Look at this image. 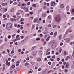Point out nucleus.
<instances>
[{"label": "nucleus", "mask_w": 74, "mask_h": 74, "mask_svg": "<svg viewBox=\"0 0 74 74\" xmlns=\"http://www.w3.org/2000/svg\"><path fill=\"white\" fill-rule=\"evenodd\" d=\"M24 9L25 12H28L29 11V9L27 8H24Z\"/></svg>", "instance_id": "18"}, {"label": "nucleus", "mask_w": 74, "mask_h": 74, "mask_svg": "<svg viewBox=\"0 0 74 74\" xmlns=\"http://www.w3.org/2000/svg\"><path fill=\"white\" fill-rule=\"evenodd\" d=\"M21 39H23L24 38V36H21Z\"/></svg>", "instance_id": "57"}, {"label": "nucleus", "mask_w": 74, "mask_h": 74, "mask_svg": "<svg viewBox=\"0 0 74 74\" xmlns=\"http://www.w3.org/2000/svg\"><path fill=\"white\" fill-rule=\"evenodd\" d=\"M4 10L5 9L3 8H1L0 9V11H1V12H3L4 11Z\"/></svg>", "instance_id": "22"}, {"label": "nucleus", "mask_w": 74, "mask_h": 74, "mask_svg": "<svg viewBox=\"0 0 74 74\" xmlns=\"http://www.w3.org/2000/svg\"><path fill=\"white\" fill-rule=\"evenodd\" d=\"M39 55H42V50L39 51Z\"/></svg>", "instance_id": "15"}, {"label": "nucleus", "mask_w": 74, "mask_h": 74, "mask_svg": "<svg viewBox=\"0 0 74 74\" xmlns=\"http://www.w3.org/2000/svg\"><path fill=\"white\" fill-rule=\"evenodd\" d=\"M24 21V19L22 18L21 19V20H20V22H23Z\"/></svg>", "instance_id": "34"}, {"label": "nucleus", "mask_w": 74, "mask_h": 74, "mask_svg": "<svg viewBox=\"0 0 74 74\" xmlns=\"http://www.w3.org/2000/svg\"><path fill=\"white\" fill-rule=\"evenodd\" d=\"M48 64L49 65L51 66V62H48Z\"/></svg>", "instance_id": "46"}, {"label": "nucleus", "mask_w": 74, "mask_h": 74, "mask_svg": "<svg viewBox=\"0 0 74 74\" xmlns=\"http://www.w3.org/2000/svg\"><path fill=\"white\" fill-rule=\"evenodd\" d=\"M29 65V63L28 62H26L25 64V66H28Z\"/></svg>", "instance_id": "23"}, {"label": "nucleus", "mask_w": 74, "mask_h": 74, "mask_svg": "<svg viewBox=\"0 0 74 74\" xmlns=\"http://www.w3.org/2000/svg\"><path fill=\"white\" fill-rule=\"evenodd\" d=\"M51 72L52 73V72H53V71H52V70H50L48 72V74H49V73H51Z\"/></svg>", "instance_id": "41"}, {"label": "nucleus", "mask_w": 74, "mask_h": 74, "mask_svg": "<svg viewBox=\"0 0 74 74\" xmlns=\"http://www.w3.org/2000/svg\"><path fill=\"white\" fill-rule=\"evenodd\" d=\"M62 35H60V36H59V39L60 40H61V38H62Z\"/></svg>", "instance_id": "27"}, {"label": "nucleus", "mask_w": 74, "mask_h": 74, "mask_svg": "<svg viewBox=\"0 0 74 74\" xmlns=\"http://www.w3.org/2000/svg\"><path fill=\"white\" fill-rule=\"evenodd\" d=\"M57 27V25H54L53 26V28H56Z\"/></svg>", "instance_id": "32"}, {"label": "nucleus", "mask_w": 74, "mask_h": 74, "mask_svg": "<svg viewBox=\"0 0 74 74\" xmlns=\"http://www.w3.org/2000/svg\"><path fill=\"white\" fill-rule=\"evenodd\" d=\"M36 41H38V40H39V41H40V38H37L36 39Z\"/></svg>", "instance_id": "42"}, {"label": "nucleus", "mask_w": 74, "mask_h": 74, "mask_svg": "<svg viewBox=\"0 0 74 74\" xmlns=\"http://www.w3.org/2000/svg\"><path fill=\"white\" fill-rule=\"evenodd\" d=\"M5 66H4L2 69V70H3H3H5Z\"/></svg>", "instance_id": "51"}, {"label": "nucleus", "mask_w": 74, "mask_h": 74, "mask_svg": "<svg viewBox=\"0 0 74 74\" xmlns=\"http://www.w3.org/2000/svg\"><path fill=\"white\" fill-rule=\"evenodd\" d=\"M18 6H21V3L20 2H18Z\"/></svg>", "instance_id": "53"}, {"label": "nucleus", "mask_w": 74, "mask_h": 74, "mask_svg": "<svg viewBox=\"0 0 74 74\" xmlns=\"http://www.w3.org/2000/svg\"><path fill=\"white\" fill-rule=\"evenodd\" d=\"M69 29L67 30V31L66 32V34H67V33H68V32H69Z\"/></svg>", "instance_id": "45"}, {"label": "nucleus", "mask_w": 74, "mask_h": 74, "mask_svg": "<svg viewBox=\"0 0 74 74\" xmlns=\"http://www.w3.org/2000/svg\"><path fill=\"white\" fill-rule=\"evenodd\" d=\"M32 6L33 7H36V6H37V5L36 4H34L32 5Z\"/></svg>", "instance_id": "48"}, {"label": "nucleus", "mask_w": 74, "mask_h": 74, "mask_svg": "<svg viewBox=\"0 0 74 74\" xmlns=\"http://www.w3.org/2000/svg\"><path fill=\"white\" fill-rule=\"evenodd\" d=\"M30 14L31 15H33V12L32 11L30 12Z\"/></svg>", "instance_id": "39"}, {"label": "nucleus", "mask_w": 74, "mask_h": 74, "mask_svg": "<svg viewBox=\"0 0 74 74\" xmlns=\"http://www.w3.org/2000/svg\"><path fill=\"white\" fill-rule=\"evenodd\" d=\"M41 21V18H40L39 19V21H37V23H40Z\"/></svg>", "instance_id": "11"}, {"label": "nucleus", "mask_w": 74, "mask_h": 74, "mask_svg": "<svg viewBox=\"0 0 74 74\" xmlns=\"http://www.w3.org/2000/svg\"><path fill=\"white\" fill-rule=\"evenodd\" d=\"M36 51H34L32 52V56H34L36 55Z\"/></svg>", "instance_id": "3"}, {"label": "nucleus", "mask_w": 74, "mask_h": 74, "mask_svg": "<svg viewBox=\"0 0 74 74\" xmlns=\"http://www.w3.org/2000/svg\"><path fill=\"white\" fill-rule=\"evenodd\" d=\"M37 61H38V62H40L41 61V58H38L37 59Z\"/></svg>", "instance_id": "21"}, {"label": "nucleus", "mask_w": 74, "mask_h": 74, "mask_svg": "<svg viewBox=\"0 0 74 74\" xmlns=\"http://www.w3.org/2000/svg\"><path fill=\"white\" fill-rule=\"evenodd\" d=\"M48 33V31L45 32H44V34H47Z\"/></svg>", "instance_id": "38"}, {"label": "nucleus", "mask_w": 74, "mask_h": 74, "mask_svg": "<svg viewBox=\"0 0 74 74\" xmlns=\"http://www.w3.org/2000/svg\"><path fill=\"white\" fill-rule=\"evenodd\" d=\"M15 66L14 65H12L11 66V68H12V69H15Z\"/></svg>", "instance_id": "19"}, {"label": "nucleus", "mask_w": 74, "mask_h": 74, "mask_svg": "<svg viewBox=\"0 0 74 74\" xmlns=\"http://www.w3.org/2000/svg\"><path fill=\"white\" fill-rule=\"evenodd\" d=\"M25 16L27 17V16H29V14H25Z\"/></svg>", "instance_id": "28"}, {"label": "nucleus", "mask_w": 74, "mask_h": 74, "mask_svg": "<svg viewBox=\"0 0 74 74\" xmlns=\"http://www.w3.org/2000/svg\"><path fill=\"white\" fill-rule=\"evenodd\" d=\"M50 34V35H53V32H51Z\"/></svg>", "instance_id": "59"}, {"label": "nucleus", "mask_w": 74, "mask_h": 74, "mask_svg": "<svg viewBox=\"0 0 74 74\" xmlns=\"http://www.w3.org/2000/svg\"><path fill=\"white\" fill-rule=\"evenodd\" d=\"M8 39H10V38H11V36L10 35H9L8 37Z\"/></svg>", "instance_id": "61"}, {"label": "nucleus", "mask_w": 74, "mask_h": 74, "mask_svg": "<svg viewBox=\"0 0 74 74\" xmlns=\"http://www.w3.org/2000/svg\"><path fill=\"white\" fill-rule=\"evenodd\" d=\"M67 52L66 51H64V55H66L67 54Z\"/></svg>", "instance_id": "31"}, {"label": "nucleus", "mask_w": 74, "mask_h": 74, "mask_svg": "<svg viewBox=\"0 0 74 74\" xmlns=\"http://www.w3.org/2000/svg\"><path fill=\"white\" fill-rule=\"evenodd\" d=\"M70 39L69 38H67L66 39H65L64 40L65 41H66V42L67 43L69 42V41H70Z\"/></svg>", "instance_id": "5"}, {"label": "nucleus", "mask_w": 74, "mask_h": 74, "mask_svg": "<svg viewBox=\"0 0 74 74\" xmlns=\"http://www.w3.org/2000/svg\"><path fill=\"white\" fill-rule=\"evenodd\" d=\"M20 26H21V25H20L18 24V25L17 26V28H19V27H20Z\"/></svg>", "instance_id": "40"}, {"label": "nucleus", "mask_w": 74, "mask_h": 74, "mask_svg": "<svg viewBox=\"0 0 74 74\" xmlns=\"http://www.w3.org/2000/svg\"><path fill=\"white\" fill-rule=\"evenodd\" d=\"M20 63L19 61H17L16 62V64H19Z\"/></svg>", "instance_id": "54"}, {"label": "nucleus", "mask_w": 74, "mask_h": 74, "mask_svg": "<svg viewBox=\"0 0 74 74\" xmlns=\"http://www.w3.org/2000/svg\"><path fill=\"white\" fill-rule=\"evenodd\" d=\"M6 28L7 30H11L12 29V24L10 23H8L6 25Z\"/></svg>", "instance_id": "1"}, {"label": "nucleus", "mask_w": 74, "mask_h": 74, "mask_svg": "<svg viewBox=\"0 0 74 74\" xmlns=\"http://www.w3.org/2000/svg\"><path fill=\"white\" fill-rule=\"evenodd\" d=\"M69 63H67L66 64V65L65 66V68H66V69H67V68L69 67Z\"/></svg>", "instance_id": "13"}, {"label": "nucleus", "mask_w": 74, "mask_h": 74, "mask_svg": "<svg viewBox=\"0 0 74 74\" xmlns=\"http://www.w3.org/2000/svg\"><path fill=\"white\" fill-rule=\"evenodd\" d=\"M15 52V50H12L11 52V54H13L14 52Z\"/></svg>", "instance_id": "25"}, {"label": "nucleus", "mask_w": 74, "mask_h": 74, "mask_svg": "<svg viewBox=\"0 0 74 74\" xmlns=\"http://www.w3.org/2000/svg\"><path fill=\"white\" fill-rule=\"evenodd\" d=\"M60 7L61 8H64V5L63 4H61L60 5Z\"/></svg>", "instance_id": "10"}, {"label": "nucleus", "mask_w": 74, "mask_h": 74, "mask_svg": "<svg viewBox=\"0 0 74 74\" xmlns=\"http://www.w3.org/2000/svg\"><path fill=\"white\" fill-rule=\"evenodd\" d=\"M48 18L50 20L51 19V16L49 15L48 16Z\"/></svg>", "instance_id": "26"}, {"label": "nucleus", "mask_w": 74, "mask_h": 74, "mask_svg": "<svg viewBox=\"0 0 74 74\" xmlns=\"http://www.w3.org/2000/svg\"><path fill=\"white\" fill-rule=\"evenodd\" d=\"M67 58H68L69 59H70V56H67Z\"/></svg>", "instance_id": "44"}, {"label": "nucleus", "mask_w": 74, "mask_h": 74, "mask_svg": "<svg viewBox=\"0 0 74 74\" xmlns=\"http://www.w3.org/2000/svg\"><path fill=\"white\" fill-rule=\"evenodd\" d=\"M36 47H37L36 46H33L32 47V50H34V49H35V48H36Z\"/></svg>", "instance_id": "12"}, {"label": "nucleus", "mask_w": 74, "mask_h": 74, "mask_svg": "<svg viewBox=\"0 0 74 74\" xmlns=\"http://www.w3.org/2000/svg\"><path fill=\"white\" fill-rule=\"evenodd\" d=\"M16 58H17V56H15L13 57V58H14V59H16Z\"/></svg>", "instance_id": "56"}, {"label": "nucleus", "mask_w": 74, "mask_h": 74, "mask_svg": "<svg viewBox=\"0 0 74 74\" xmlns=\"http://www.w3.org/2000/svg\"><path fill=\"white\" fill-rule=\"evenodd\" d=\"M54 37H56V36H57V32H55L54 33Z\"/></svg>", "instance_id": "14"}, {"label": "nucleus", "mask_w": 74, "mask_h": 74, "mask_svg": "<svg viewBox=\"0 0 74 74\" xmlns=\"http://www.w3.org/2000/svg\"><path fill=\"white\" fill-rule=\"evenodd\" d=\"M58 12H62V11L60 9H59V10H58Z\"/></svg>", "instance_id": "33"}, {"label": "nucleus", "mask_w": 74, "mask_h": 74, "mask_svg": "<svg viewBox=\"0 0 74 74\" xmlns=\"http://www.w3.org/2000/svg\"><path fill=\"white\" fill-rule=\"evenodd\" d=\"M29 58L27 57L26 58V59L27 60H29Z\"/></svg>", "instance_id": "64"}, {"label": "nucleus", "mask_w": 74, "mask_h": 74, "mask_svg": "<svg viewBox=\"0 0 74 74\" xmlns=\"http://www.w3.org/2000/svg\"><path fill=\"white\" fill-rule=\"evenodd\" d=\"M50 38V36H49L46 39V41H48L49 40V38Z\"/></svg>", "instance_id": "20"}, {"label": "nucleus", "mask_w": 74, "mask_h": 74, "mask_svg": "<svg viewBox=\"0 0 74 74\" xmlns=\"http://www.w3.org/2000/svg\"><path fill=\"white\" fill-rule=\"evenodd\" d=\"M47 71H48L47 70H45L42 72V74H46V73L47 72Z\"/></svg>", "instance_id": "8"}, {"label": "nucleus", "mask_w": 74, "mask_h": 74, "mask_svg": "<svg viewBox=\"0 0 74 74\" xmlns=\"http://www.w3.org/2000/svg\"><path fill=\"white\" fill-rule=\"evenodd\" d=\"M14 8H12L11 10V12H12L14 11Z\"/></svg>", "instance_id": "24"}, {"label": "nucleus", "mask_w": 74, "mask_h": 74, "mask_svg": "<svg viewBox=\"0 0 74 74\" xmlns=\"http://www.w3.org/2000/svg\"><path fill=\"white\" fill-rule=\"evenodd\" d=\"M18 51L19 52H21V49H18Z\"/></svg>", "instance_id": "47"}, {"label": "nucleus", "mask_w": 74, "mask_h": 74, "mask_svg": "<svg viewBox=\"0 0 74 74\" xmlns=\"http://www.w3.org/2000/svg\"><path fill=\"white\" fill-rule=\"evenodd\" d=\"M34 26H35V25H34L33 24L32 25V29H34Z\"/></svg>", "instance_id": "30"}, {"label": "nucleus", "mask_w": 74, "mask_h": 74, "mask_svg": "<svg viewBox=\"0 0 74 74\" xmlns=\"http://www.w3.org/2000/svg\"><path fill=\"white\" fill-rule=\"evenodd\" d=\"M56 47V46L54 45H53L51 46V48H53V49H54Z\"/></svg>", "instance_id": "16"}, {"label": "nucleus", "mask_w": 74, "mask_h": 74, "mask_svg": "<svg viewBox=\"0 0 74 74\" xmlns=\"http://www.w3.org/2000/svg\"><path fill=\"white\" fill-rule=\"evenodd\" d=\"M34 63H35L33 62H31V64H32V65L34 64Z\"/></svg>", "instance_id": "50"}, {"label": "nucleus", "mask_w": 74, "mask_h": 74, "mask_svg": "<svg viewBox=\"0 0 74 74\" xmlns=\"http://www.w3.org/2000/svg\"><path fill=\"white\" fill-rule=\"evenodd\" d=\"M13 18H16V15H14L13 16Z\"/></svg>", "instance_id": "62"}, {"label": "nucleus", "mask_w": 74, "mask_h": 74, "mask_svg": "<svg viewBox=\"0 0 74 74\" xmlns=\"http://www.w3.org/2000/svg\"><path fill=\"white\" fill-rule=\"evenodd\" d=\"M72 56H73V58H74V51H73V53Z\"/></svg>", "instance_id": "52"}, {"label": "nucleus", "mask_w": 74, "mask_h": 74, "mask_svg": "<svg viewBox=\"0 0 74 74\" xmlns=\"http://www.w3.org/2000/svg\"><path fill=\"white\" fill-rule=\"evenodd\" d=\"M64 71L65 73H67L68 71V70L67 69H65L64 70Z\"/></svg>", "instance_id": "37"}, {"label": "nucleus", "mask_w": 74, "mask_h": 74, "mask_svg": "<svg viewBox=\"0 0 74 74\" xmlns=\"http://www.w3.org/2000/svg\"><path fill=\"white\" fill-rule=\"evenodd\" d=\"M50 12H53V10H51L50 11Z\"/></svg>", "instance_id": "63"}, {"label": "nucleus", "mask_w": 74, "mask_h": 74, "mask_svg": "<svg viewBox=\"0 0 74 74\" xmlns=\"http://www.w3.org/2000/svg\"><path fill=\"white\" fill-rule=\"evenodd\" d=\"M62 17L64 18H66V16L65 15H62Z\"/></svg>", "instance_id": "29"}, {"label": "nucleus", "mask_w": 74, "mask_h": 74, "mask_svg": "<svg viewBox=\"0 0 74 74\" xmlns=\"http://www.w3.org/2000/svg\"><path fill=\"white\" fill-rule=\"evenodd\" d=\"M6 65H7V66H9L10 65V63L8 62V60H6Z\"/></svg>", "instance_id": "7"}, {"label": "nucleus", "mask_w": 74, "mask_h": 74, "mask_svg": "<svg viewBox=\"0 0 74 74\" xmlns=\"http://www.w3.org/2000/svg\"><path fill=\"white\" fill-rule=\"evenodd\" d=\"M59 16H57L54 18V20L56 22H60L61 21V18Z\"/></svg>", "instance_id": "2"}, {"label": "nucleus", "mask_w": 74, "mask_h": 74, "mask_svg": "<svg viewBox=\"0 0 74 74\" xmlns=\"http://www.w3.org/2000/svg\"><path fill=\"white\" fill-rule=\"evenodd\" d=\"M57 4L55 2H52L51 3V6H54V5H56Z\"/></svg>", "instance_id": "4"}, {"label": "nucleus", "mask_w": 74, "mask_h": 74, "mask_svg": "<svg viewBox=\"0 0 74 74\" xmlns=\"http://www.w3.org/2000/svg\"><path fill=\"white\" fill-rule=\"evenodd\" d=\"M50 60L51 61H52V62H53V61H54V60L52 58H50Z\"/></svg>", "instance_id": "43"}, {"label": "nucleus", "mask_w": 74, "mask_h": 74, "mask_svg": "<svg viewBox=\"0 0 74 74\" xmlns=\"http://www.w3.org/2000/svg\"><path fill=\"white\" fill-rule=\"evenodd\" d=\"M20 13H19V12H17L16 14V15L18 16V15H20Z\"/></svg>", "instance_id": "49"}, {"label": "nucleus", "mask_w": 74, "mask_h": 74, "mask_svg": "<svg viewBox=\"0 0 74 74\" xmlns=\"http://www.w3.org/2000/svg\"><path fill=\"white\" fill-rule=\"evenodd\" d=\"M8 4V3H3L2 4V6H5L6 5H7Z\"/></svg>", "instance_id": "9"}, {"label": "nucleus", "mask_w": 74, "mask_h": 74, "mask_svg": "<svg viewBox=\"0 0 74 74\" xmlns=\"http://www.w3.org/2000/svg\"><path fill=\"white\" fill-rule=\"evenodd\" d=\"M38 71H41V68H39L38 69Z\"/></svg>", "instance_id": "58"}, {"label": "nucleus", "mask_w": 74, "mask_h": 74, "mask_svg": "<svg viewBox=\"0 0 74 74\" xmlns=\"http://www.w3.org/2000/svg\"><path fill=\"white\" fill-rule=\"evenodd\" d=\"M2 53L3 54H6V52L5 51H3Z\"/></svg>", "instance_id": "36"}, {"label": "nucleus", "mask_w": 74, "mask_h": 74, "mask_svg": "<svg viewBox=\"0 0 74 74\" xmlns=\"http://www.w3.org/2000/svg\"><path fill=\"white\" fill-rule=\"evenodd\" d=\"M38 20V18H36L33 20V22H37Z\"/></svg>", "instance_id": "6"}, {"label": "nucleus", "mask_w": 74, "mask_h": 74, "mask_svg": "<svg viewBox=\"0 0 74 74\" xmlns=\"http://www.w3.org/2000/svg\"><path fill=\"white\" fill-rule=\"evenodd\" d=\"M42 17H43V18H45V17L46 16V13L43 14L42 15Z\"/></svg>", "instance_id": "17"}, {"label": "nucleus", "mask_w": 74, "mask_h": 74, "mask_svg": "<svg viewBox=\"0 0 74 74\" xmlns=\"http://www.w3.org/2000/svg\"><path fill=\"white\" fill-rule=\"evenodd\" d=\"M7 51L8 53H10V50H9L8 49H7Z\"/></svg>", "instance_id": "55"}, {"label": "nucleus", "mask_w": 74, "mask_h": 74, "mask_svg": "<svg viewBox=\"0 0 74 74\" xmlns=\"http://www.w3.org/2000/svg\"><path fill=\"white\" fill-rule=\"evenodd\" d=\"M46 13H47V14H49V11L47 10L46 11Z\"/></svg>", "instance_id": "60"}, {"label": "nucleus", "mask_w": 74, "mask_h": 74, "mask_svg": "<svg viewBox=\"0 0 74 74\" xmlns=\"http://www.w3.org/2000/svg\"><path fill=\"white\" fill-rule=\"evenodd\" d=\"M52 58H53V59H55V56L53 55L51 56Z\"/></svg>", "instance_id": "35"}]
</instances>
